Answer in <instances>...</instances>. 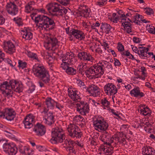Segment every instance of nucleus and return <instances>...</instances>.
<instances>
[{
  "mask_svg": "<svg viewBox=\"0 0 155 155\" xmlns=\"http://www.w3.org/2000/svg\"><path fill=\"white\" fill-rule=\"evenodd\" d=\"M32 70L34 75L45 84L49 83L50 79L49 71L42 64H36L33 66Z\"/></svg>",
  "mask_w": 155,
  "mask_h": 155,
  "instance_id": "f257e3e1",
  "label": "nucleus"
},
{
  "mask_svg": "<svg viewBox=\"0 0 155 155\" xmlns=\"http://www.w3.org/2000/svg\"><path fill=\"white\" fill-rule=\"evenodd\" d=\"M35 22L36 23H38V26L45 25V30L48 28L49 31L53 30L56 28V23L53 17H49L43 15H39L35 18Z\"/></svg>",
  "mask_w": 155,
  "mask_h": 155,
  "instance_id": "f03ea898",
  "label": "nucleus"
},
{
  "mask_svg": "<svg viewBox=\"0 0 155 155\" xmlns=\"http://www.w3.org/2000/svg\"><path fill=\"white\" fill-rule=\"evenodd\" d=\"M62 129H54L51 131L52 138L50 139L51 142L53 144H57L58 143H61L64 140L63 144L64 147H67L68 142L70 139L65 140V136L64 134L61 133Z\"/></svg>",
  "mask_w": 155,
  "mask_h": 155,
  "instance_id": "7ed1b4c3",
  "label": "nucleus"
},
{
  "mask_svg": "<svg viewBox=\"0 0 155 155\" xmlns=\"http://www.w3.org/2000/svg\"><path fill=\"white\" fill-rule=\"evenodd\" d=\"M65 30L66 34L70 36L69 38L71 41L73 40V39H71L72 36L80 41L84 40L85 38V35L81 31L73 28H71L70 29L69 27L66 28Z\"/></svg>",
  "mask_w": 155,
  "mask_h": 155,
  "instance_id": "20e7f679",
  "label": "nucleus"
},
{
  "mask_svg": "<svg viewBox=\"0 0 155 155\" xmlns=\"http://www.w3.org/2000/svg\"><path fill=\"white\" fill-rule=\"evenodd\" d=\"M93 124L94 126L101 130L105 131L108 127V124L104 120L102 117L97 118L94 120V118H93Z\"/></svg>",
  "mask_w": 155,
  "mask_h": 155,
  "instance_id": "39448f33",
  "label": "nucleus"
},
{
  "mask_svg": "<svg viewBox=\"0 0 155 155\" xmlns=\"http://www.w3.org/2000/svg\"><path fill=\"white\" fill-rule=\"evenodd\" d=\"M104 89L105 91H106L105 93L107 94L109 93L110 95H114L117 91V87L112 83L107 84L104 86Z\"/></svg>",
  "mask_w": 155,
  "mask_h": 155,
  "instance_id": "423d86ee",
  "label": "nucleus"
},
{
  "mask_svg": "<svg viewBox=\"0 0 155 155\" xmlns=\"http://www.w3.org/2000/svg\"><path fill=\"white\" fill-rule=\"evenodd\" d=\"M0 89L2 91L3 94L5 93L6 96L12 97L13 91L9 89V84L7 81H4L1 83Z\"/></svg>",
  "mask_w": 155,
  "mask_h": 155,
  "instance_id": "0eeeda50",
  "label": "nucleus"
},
{
  "mask_svg": "<svg viewBox=\"0 0 155 155\" xmlns=\"http://www.w3.org/2000/svg\"><path fill=\"white\" fill-rule=\"evenodd\" d=\"M6 7L7 11L9 14L13 16L17 14L18 8L14 2L8 3Z\"/></svg>",
  "mask_w": 155,
  "mask_h": 155,
  "instance_id": "6e6552de",
  "label": "nucleus"
},
{
  "mask_svg": "<svg viewBox=\"0 0 155 155\" xmlns=\"http://www.w3.org/2000/svg\"><path fill=\"white\" fill-rule=\"evenodd\" d=\"M3 147L9 155H15L17 152V148L13 144L5 143L3 145Z\"/></svg>",
  "mask_w": 155,
  "mask_h": 155,
  "instance_id": "1a4fd4ad",
  "label": "nucleus"
},
{
  "mask_svg": "<svg viewBox=\"0 0 155 155\" xmlns=\"http://www.w3.org/2000/svg\"><path fill=\"white\" fill-rule=\"evenodd\" d=\"M36 135L38 136H42L44 135L46 132V129L44 126L38 123L34 126L33 129Z\"/></svg>",
  "mask_w": 155,
  "mask_h": 155,
  "instance_id": "9d476101",
  "label": "nucleus"
},
{
  "mask_svg": "<svg viewBox=\"0 0 155 155\" xmlns=\"http://www.w3.org/2000/svg\"><path fill=\"white\" fill-rule=\"evenodd\" d=\"M67 130L68 132V135L73 138L76 137L79 138L82 135L81 132H77L75 131V130L71 127V124L68 126Z\"/></svg>",
  "mask_w": 155,
  "mask_h": 155,
  "instance_id": "9b49d317",
  "label": "nucleus"
},
{
  "mask_svg": "<svg viewBox=\"0 0 155 155\" xmlns=\"http://www.w3.org/2000/svg\"><path fill=\"white\" fill-rule=\"evenodd\" d=\"M78 56L80 60H83L84 61H92L94 60V58L90 53L84 51L79 52Z\"/></svg>",
  "mask_w": 155,
  "mask_h": 155,
  "instance_id": "f8f14e48",
  "label": "nucleus"
},
{
  "mask_svg": "<svg viewBox=\"0 0 155 155\" xmlns=\"http://www.w3.org/2000/svg\"><path fill=\"white\" fill-rule=\"evenodd\" d=\"M99 90V87L97 86L94 84L90 85L87 89V92L93 95H95V96H97L100 95V92Z\"/></svg>",
  "mask_w": 155,
  "mask_h": 155,
  "instance_id": "ddd939ff",
  "label": "nucleus"
},
{
  "mask_svg": "<svg viewBox=\"0 0 155 155\" xmlns=\"http://www.w3.org/2000/svg\"><path fill=\"white\" fill-rule=\"evenodd\" d=\"M16 113L12 108H5L1 111L0 110V116H15Z\"/></svg>",
  "mask_w": 155,
  "mask_h": 155,
  "instance_id": "4468645a",
  "label": "nucleus"
},
{
  "mask_svg": "<svg viewBox=\"0 0 155 155\" xmlns=\"http://www.w3.org/2000/svg\"><path fill=\"white\" fill-rule=\"evenodd\" d=\"M77 107V110L80 112L82 115H85L86 113H88L89 110V107L88 104L85 103V104L81 107L80 104L78 103L76 104Z\"/></svg>",
  "mask_w": 155,
  "mask_h": 155,
  "instance_id": "2eb2a0df",
  "label": "nucleus"
},
{
  "mask_svg": "<svg viewBox=\"0 0 155 155\" xmlns=\"http://www.w3.org/2000/svg\"><path fill=\"white\" fill-rule=\"evenodd\" d=\"M59 42L58 41V39L55 37L50 36L48 38L46 43L50 46L52 48L56 46L59 47L58 44Z\"/></svg>",
  "mask_w": 155,
  "mask_h": 155,
  "instance_id": "dca6fc26",
  "label": "nucleus"
},
{
  "mask_svg": "<svg viewBox=\"0 0 155 155\" xmlns=\"http://www.w3.org/2000/svg\"><path fill=\"white\" fill-rule=\"evenodd\" d=\"M103 64L101 65H95L96 67V71L98 74L93 75L94 79L100 78L104 73V69H105L104 64Z\"/></svg>",
  "mask_w": 155,
  "mask_h": 155,
  "instance_id": "f3484780",
  "label": "nucleus"
},
{
  "mask_svg": "<svg viewBox=\"0 0 155 155\" xmlns=\"http://www.w3.org/2000/svg\"><path fill=\"white\" fill-rule=\"evenodd\" d=\"M5 46L8 48L7 52L10 54H12L15 51V47L14 44L11 41L5 43Z\"/></svg>",
  "mask_w": 155,
  "mask_h": 155,
  "instance_id": "a211bd4d",
  "label": "nucleus"
},
{
  "mask_svg": "<svg viewBox=\"0 0 155 155\" xmlns=\"http://www.w3.org/2000/svg\"><path fill=\"white\" fill-rule=\"evenodd\" d=\"M130 93L132 96L136 97H139L141 98L144 96L143 92H140V88L139 87H135L130 91Z\"/></svg>",
  "mask_w": 155,
  "mask_h": 155,
  "instance_id": "6ab92c4d",
  "label": "nucleus"
},
{
  "mask_svg": "<svg viewBox=\"0 0 155 155\" xmlns=\"http://www.w3.org/2000/svg\"><path fill=\"white\" fill-rule=\"evenodd\" d=\"M140 107L143 108V109H140V114L145 116L148 115L149 116L150 115L151 112L150 110L147 106H146L144 104L141 105Z\"/></svg>",
  "mask_w": 155,
  "mask_h": 155,
  "instance_id": "aec40b11",
  "label": "nucleus"
},
{
  "mask_svg": "<svg viewBox=\"0 0 155 155\" xmlns=\"http://www.w3.org/2000/svg\"><path fill=\"white\" fill-rule=\"evenodd\" d=\"M122 26L124 27V30H126L127 33L129 34L132 32V24L128 21H121Z\"/></svg>",
  "mask_w": 155,
  "mask_h": 155,
  "instance_id": "412c9836",
  "label": "nucleus"
},
{
  "mask_svg": "<svg viewBox=\"0 0 155 155\" xmlns=\"http://www.w3.org/2000/svg\"><path fill=\"white\" fill-rule=\"evenodd\" d=\"M142 154L143 155H155V150L151 147H144L142 148Z\"/></svg>",
  "mask_w": 155,
  "mask_h": 155,
  "instance_id": "4be33fe9",
  "label": "nucleus"
},
{
  "mask_svg": "<svg viewBox=\"0 0 155 155\" xmlns=\"http://www.w3.org/2000/svg\"><path fill=\"white\" fill-rule=\"evenodd\" d=\"M78 9H79L80 12L83 15V17L84 18H87L89 16L90 12H88V8H87L86 5L81 6L79 7Z\"/></svg>",
  "mask_w": 155,
  "mask_h": 155,
  "instance_id": "5701e85b",
  "label": "nucleus"
},
{
  "mask_svg": "<svg viewBox=\"0 0 155 155\" xmlns=\"http://www.w3.org/2000/svg\"><path fill=\"white\" fill-rule=\"evenodd\" d=\"M55 101L51 97H47L45 100V104L48 109H53L54 107Z\"/></svg>",
  "mask_w": 155,
  "mask_h": 155,
  "instance_id": "b1692460",
  "label": "nucleus"
},
{
  "mask_svg": "<svg viewBox=\"0 0 155 155\" xmlns=\"http://www.w3.org/2000/svg\"><path fill=\"white\" fill-rule=\"evenodd\" d=\"M98 74V71H96V67L95 65L87 69L86 72V75L90 76L91 75L93 74V76L94 77L93 75Z\"/></svg>",
  "mask_w": 155,
  "mask_h": 155,
  "instance_id": "393cba45",
  "label": "nucleus"
},
{
  "mask_svg": "<svg viewBox=\"0 0 155 155\" xmlns=\"http://www.w3.org/2000/svg\"><path fill=\"white\" fill-rule=\"evenodd\" d=\"M112 28V27L110 25L107 23H102L101 27V29L102 31L104 29V30L105 31V32L106 34H109L110 32H111L110 31Z\"/></svg>",
  "mask_w": 155,
  "mask_h": 155,
  "instance_id": "a878e982",
  "label": "nucleus"
},
{
  "mask_svg": "<svg viewBox=\"0 0 155 155\" xmlns=\"http://www.w3.org/2000/svg\"><path fill=\"white\" fill-rule=\"evenodd\" d=\"M22 31L24 33L22 36L23 38L26 40H30L32 38L33 35L31 32L28 31L27 30H26V31L23 30Z\"/></svg>",
  "mask_w": 155,
  "mask_h": 155,
  "instance_id": "bb28decb",
  "label": "nucleus"
},
{
  "mask_svg": "<svg viewBox=\"0 0 155 155\" xmlns=\"http://www.w3.org/2000/svg\"><path fill=\"white\" fill-rule=\"evenodd\" d=\"M19 82L16 80L12 79L10 80L9 82V88L10 87L12 90L13 91L15 88H16L17 85Z\"/></svg>",
  "mask_w": 155,
  "mask_h": 155,
  "instance_id": "cd10ccee",
  "label": "nucleus"
},
{
  "mask_svg": "<svg viewBox=\"0 0 155 155\" xmlns=\"http://www.w3.org/2000/svg\"><path fill=\"white\" fill-rule=\"evenodd\" d=\"M62 58H63V61H69L68 63L69 64L73 61L72 56L69 53H67L64 57H62Z\"/></svg>",
  "mask_w": 155,
  "mask_h": 155,
  "instance_id": "c85d7f7f",
  "label": "nucleus"
},
{
  "mask_svg": "<svg viewBox=\"0 0 155 155\" xmlns=\"http://www.w3.org/2000/svg\"><path fill=\"white\" fill-rule=\"evenodd\" d=\"M66 72L69 75H73L75 74L77 72L75 69L69 66L67 69L66 70Z\"/></svg>",
  "mask_w": 155,
  "mask_h": 155,
  "instance_id": "c756f323",
  "label": "nucleus"
},
{
  "mask_svg": "<svg viewBox=\"0 0 155 155\" xmlns=\"http://www.w3.org/2000/svg\"><path fill=\"white\" fill-rule=\"evenodd\" d=\"M23 85L22 84H20L19 82L18 83V85L16 87V88H15L14 90V91L18 93H20L23 91Z\"/></svg>",
  "mask_w": 155,
  "mask_h": 155,
  "instance_id": "7c9ffc66",
  "label": "nucleus"
},
{
  "mask_svg": "<svg viewBox=\"0 0 155 155\" xmlns=\"http://www.w3.org/2000/svg\"><path fill=\"white\" fill-rule=\"evenodd\" d=\"M28 56L29 57L32 58L33 60L35 59L38 62L40 61V60L38 58L36 54L32 52L31 51H29L28 53Z\"/></svg>",
  "mask_w": 155,
  "mask_h": 155,
  "instance_id": "2f4dec72",
  "label": "nucleus"
},
{
  "mask_svg": "<svg viewBox=\"0 0 155 155\" xmlns=\"http://www.w3.org/2000/svg\"><path fill=\"white\" fill-rule=\"evenodd\" d=\"M54 117H47V118H45V122L48 125H51L54 122Z\"/></svg>",
  "mask_w": 155,
  "mask_h": 155,
  "instance_id": "473e14b6",
  "label": "nucleus"
},
{
  "mask_svg": "<svg viewBox=\"0 0 155 155\" xmlns=\"http://www.w3.org/2000/svg\"><path fill=\"white\" fill-rule=\"evenodd\" d=\"M13 21L15 22V23L17 24L19 26L23 25V23L22 21V19L20 18L17 17L14 18L13 19Z\"/></svg>",
  "mask_w": 155,
  "mask_h": 155,
  "instance_id": "72a5a7b5",
  "label": "nucleus"
},
{
  "mask_svg": "<svg viewBox=\"0 0 155 155\" xmlns=\"http://www.w3.org/2000/svg\"><path fill=\"white\" fill-rule=\"evenodd\" d=\"M18 67L20 68H21L22 69H23L27 67V63L25 62H23L21 60H18Z\"/></svg>",
  "mask_w": 155,
  "mask_h": 155,
  "instance_id": "f704fd0d",
  "label": "nucleus"
},
{
  "mask_svg": "<svg viewBox=\"0 0 155 155\" xmlns=\"http://www.w3.org/2000/svg\"><path fill=\"white\" fill-rule=\"evenodd\" d=\"M63 62L61 64V67L63 69L65 70V72L66 71V70L69 67V63H68V61H64L62 60Z\"/></svg>",
  "mask_w": 155,
  "mask_h": 155,
  "instance_id": "c9c22d12",
  "label": "nucleus"
},
{
  "mask_svg": "<svg viewBox=\"0 0 155 155\" xmlns=\"http://www.w3.org/2000/svg\"><path fill=\"white\" fill-rule=\"evenodd\" d=\"M101 103L104 107H109L110 103L109 101H107L106 98L105 97L104 99L101 100Z\"/></svg>",
  "mask_w": 155,
  "mask_h": 155,
  "instance_id": "e433bc0d",
  "label": "nucleus"
},
{
  "mask_svg": "<svg viewBox=\"0 0 155 155\" xmlns=\"http://www.w3.org/2000/svg\"><path fill=\"white\" fill-rule=\"evenodd\" d=\"M25 12L28 13H30L31 11L36 10L35 9H34V8L30 5V4H28L27 5H25Z\"/></svg>",
  "mask_w": 155,
  "mask_h": 155,
  "instance_id": "4c0bfd02",
  "label": "nucleus"
},
{
  "mask_svg": "<svg viewBox=\"0 0 155 155\" xmlns=\"http://www.w3.org/2000/svg\"><path fill=\"white\" fill-rule=\"evenodd\" d=\"M81 65L79 66L77 68L78 71L79 73L81 74L84 75L83 73L84 72L86 73V71L87 70L86 69L87 68H85V67H81Z\"/></svg>",
  "mask_w": 155,
  "mask_h": 155,
  "instance_id": "58836bf2",
  "label": "nucleus"
},
{
  "mask_svg": "<svg viewBox=\"0 0 155 155\" xmlns=\"http://www.w3.org/2000/svg\"><path fill=\"white\" fill-rule=\"evenodd\" d=\"M104 64L105 68L111 70L113 69L112 65L109 62H107L106 61H104V64Z\"/></svg>",
  "mask_w": 155,
  "mask_h": 155,
  "instance_id": "ea45409f",
  "label": "nucleus"
},
{
  "mask_svg": "<svg viewBox=\"0 0 155 155\" xmlns=\"http://www.w3.org/2000/svg\"><path fill=\"white\" fill-rule=\"evenodd\" d=\"M31 85L29 87V89L28 90V91L29 93H35V91H34L35 90V86L32 83H31Z\"/></svg>",
  "mask_w": 155,
  "mask_h": 155,
  "instance_id": "a19ab883",
  "label": "nucleus"
},
{
  "mask_svg": "<svg viewBox=\"0 0 155 155\" xmlns=\"http://www.w3.org/2000/svg\"><path fill=\"white\" fill-rule=\"evenodd\" d=\"M117 48L118 51L120 52H122L124 50V46L120 42H119L117 44Z\"/></svg>",
  "mask_w": 155,
  "mask_h": 155,
  "instance_id": "79ce46f5",
  "label": "nucleus"
},
{
  "mask_svg": "<svg viewBox=\"0 0 155 155\" xmlns=\"http://www.w3.org/2000/svg\"><path fill=\"white\" fill-rule=\"evenodd\" d=\"M25 128L30 129L33 127L32 122H27L23 123Z\"/></svg>",
  "mask_w": 155,
  "mask_h": 155,
  "instance_id": "37998d69",
  "label": "nucleus"
},
{
  "mask_svg": "<svg viewBox=\"0 0 155 155\" xmlns=\"http://www.w3.org/2000/svg\"><path fill=\"white\" fill-rule=\"evenodd\" d=\"M126 56L127 57H128V58L132 60L135 59L134 56L132 54H131L130 51L128 50H127L126 51L125 53Z\"/></svg>",
  "mask_w": 155,
  "mask_h": 155,
  "instance_id": "c03bdc74",
  "label": "nucleus"
},
{
  "mask_svg": "<svg viewBox=\"0 0 155 155\" xmlns=\"http://www.w3.org/2000/svg\"><path fill=\"white\" fill-rule=\"evenodd\" d=\"M34 118L32 117H26L23 121V123L27 122H32Z\"/></svg>",
  "mask_w": 155,
  "mask_h": 155,
  "instance_id": "a18cd8bd",
  "label": "nucleus"
},
{
  "mask_svg": "<svg viewBox=\"0 0 155 155\" xmlns=\"http://www.w3.org/2000/svg\"><path fill=\"white\" fill-rule=\"evenodd\" d=\"M75 145V142L74 141L70 139V141H69V142H68V146L66 147L71 148L72 147H74Z\"/></svg>",
  "mask_w": 155,
  "mask_h": 155,
  "instance_id": "49530a36",
  "label": "nucleus"
},
{
  "mask_svg": "<svg viewBox=\"0 0 155 155\" xmlns=\"http://www.w3.org/2000/svg\"><path fill=\"white\" fill-rule=\"evenodd\" d=\"M5 54L2 51L0 50V63H1L5 59Z\"/></svg>",
  "mask_w": 155,
  "mask_h": 155,
  "instance_id": "de8ad7c7",
  "label": "nucleus"
},
{
  "mask_svg": "<svg viewBox=\"0 0 155 155\" xmlns=\"http://www.w3.org/2000/svg\"><path fill=\"white\" fill-rule=\"evenodd\" d=\"M60 6H61L60 5H58V7L54 6V8L52 9V12H58L59 10H63V9H60Z\"/></svg>",
  "mask_w": 155,
  "mask_h": 155,
  "instance_id": "09e8293b",
  "label": "nucleus"
},
{
  "mask_svg": "<svg viewBox=\"0 0 155 155\" xmlns=\"http://www.w3.org/2000/svg\"><path fill=\"white\" fill-rule=\"evenodd\" d=\"M78 91H76V94L74 97H73V98H72V99L74 101H78V99H81V97L78 94H77V92Z\"/></svg>",
  "mask_w": 155,
  "mask_h": 155,
  "instance_id": "8fccbe9b",
  "label": "nucleus"
},
{
  "mask_svg": "<svg viewBox=\"0 0 155 155\" xmlns=\"http://www.w3.org/2000/svg\"><path fill=\"white\" fill-rule=\"evenodd\" d=\"M133 40L134 42L135 43H138L140 42L141 39L139 38L135 37H133Z\"/></svg>",
  "mask_w": 155,
  "mask_h": 155,
  "instance_id": "3c124183",
  "label": "nucleus"
},
{
  "mask_svg": "<svg viewBox=\"0 0 155 155\" xmlns=\"http://www.w3.org/2000/svg\"><path fill=\"white\" fill-rule=\"evenodd\" d=\"M145 13L148 15H150L151 14H153L154 12L152 9L150 8H148L145 11Z\"/></svg>",
  "mask_w": 155,
  "mask_h": 155,
  "instance_id": "603ef678",
  "label": "nucleus"
},
{
  "mask_svg": "<svg viewBox=\"0 0 155 155\" xmlns=\"http://www.w3.org/2000/svg\"><path fill=\"white\" fill-rule=\"evenodd\" d=\"M113 147H110V148L107 147L106 150V153H109L110 154H111L113 153Z\"/></svg>",
  "mask_w": 155,
  "mask_h": 155,
  "instance_id": "864d4df0",
  "label": "nucleus"
},
{
  "mask_svg": "<svg viewBox=\"0 0 155 155\" xmlns=\"http://www.w3.org/2000/svg\"><path fill=\"white\" fill-rule=\"evenodd\" d=\"M55 103L56 104L55 106L56 108L60 110H61V109H62L64 107L63 105H61L60 104L56 101H55Z\"/></svg>",
  "mask_w": 155,
  "mask_h": 155,
  "instance_id": "5fc2aeb1",
  "label": "nucleus"
},
{
  "mask_svg": "<svg viewBox=\"0 0 155 155\" xmlns=\"http://www.w3.org/2000/svg\"><path fill=\"white\" fill-rule=\"evenodd\" d=\"M114 64L115 66H120L121 65V64L119 61L118 59L115 58H114Z\"/></svg>",
  "mask_w": 155,
  "mask_h": 155,
  "instance_id": "6e6d98bb",
  "label": "nucleus"
},
{
  "mask_svg": "<svg viewBox=\"0 0 155 155\" xmlns=\"http://www.w3.org/2000/svg\"><path fill=\"white\" fill-rule=\"evenodd\" d=\"M117 13L119 15H120V18H123L124 17H125V15L123 11L121 10H120L117 12Z\"/></svg>",
  "mask_w": 155,
  "mask_h": 155,
  "instance_id": "4d7b16f0",
  "label": "nucleus"
},
{
  "mask_svg": "<svg viewBox=\"0 0 155 155\" xmlns=\"http://www.w3.org/2000/svg\"><path fill=\"white\" fill-rule=\"evenodd\" d=\"M148 31L149 33L154 34H155V28L153 26H152L151 27H150L148 30Z\"/></svg>",
  "mask_w": 155,
  "mask_h": 155,
  "instance_id": "13d9d810",
  "label": "nucleus"
},
{
  "mask_svg": "<svg viewBox=\"0 0 155 155\" xmlns=\"http://www.w3.org/2000/svg\"><path fill=\"white\" fill-rule=\"evenodd\" d=\"M66 150L67 151H69L70 153H75V152L74 147L71 148L66 147Z\"/></svg>",
  "mask_w": 155,
  "mask_h": 155,
  "instance_id": "bf43d9fd",
  "label": "nucleus"
},
{
  "mask_svg": "<svg viewBox=\"0 0 155 155\" xmlns=\"http://www.w3.org/2000/svg\"><path fill=\"white\" fill-rule=\"evenodd\" d=\"M153 123L152 122H150V123H149V122H146L144 124L146 125V126H147V127L149 128V129L150 130V128H151L152 126V125L153 124Z\"/></svg>",
  "mask_w": 155,
  "mask_h": 155,
  "instance_id": "052dcab7",
  "label": "nucleus"
},
{
  "mask_svg": "<svg viewBox=\"0 0 155 155\" xmlns=\"http://www.w3.org/2000/svg\"><path fill=\"white\" fill-rule=\"evenodd\" d=\"M117 135L118 136L119 138L122 139L123 138V137L124 136L125 137H126V134H124L122 132H117Z\"/></svg>",
  "mask_w": 155,
  "mask_h": 155,
  "instance_id": "680f3d73",
  "label": "nucleus"
},
{
  "mask_svg": "<svg viewBox=\"0 0 155 155\" xmlns=\"http://www.w3.org/2000/svg\"><path fill=\"white\" fill-rule=\"evenodd\" d=\"M109 137V134L107 133H106V134H103L102 137L101 138L102 139V140L103 141H104V140H105V138H107L108 139L109 138H108L107 137Z\"/></svg>",
  "mask_w": 155,
  "mask_h": 155,
  "instance_id": "e2e57ef3",
  "label": "nucleus"
},
{
  "mask_svg": "<svg viewBox=\"0 0 155 155\" xmlns=\"http://www.w3.org/2000/svg\"><path fill=\"white\" fill-rule=\"evenodd\" d=\"M77 117H79L78 119H79L80 118V119L79 120L81 121V122H84V123L86 122V120H85V119H84L83 117H74V118L73 120H77Z\"/></svg>",
  "mask_w": 155,
  "mask_h": 155,
  "instance_id": "0e129e2a",
  "label": "nucleus"
},
{
  "mask_svg": "<svg viewBox=\"0 0 155 155\" xmlns=\"http://www.w3.org/2000/svg\"><path fill=\"white\" fill-rule=\"evenodd\" d=\"M111 110V112L114 115L116 116H119L118 115V111H117L116 112H115V110L112 109H111L109 108L108 109V110Z\"/></svg>",
  "mask_w": 155,
  "mask_h": 155,
  "instance_id": "69168bd1",
  "label": "nucleus"
},
{
  "mask_svg": "<svg viewBox=\"0 0 155 155\" xmlns=\"http://www.w3.org/2000/svg\"><path fill=\"white\" fill-rule=\"evenodd\" d=\"M71 126L72 127H73V129L75 130V131H76L79 132V131H80V129H79V127L76 125H75L74 124H71Z\"/></svg>",
  "mask_w": 155,
  "mask_h": 155,
  "instance_id": "338daca9",
  "label": "nucleus"
},
{
  "mask_svg": "<svg viewBox=\"0 0 155 155\" xmlns=\"http://www.w3.org/2000/svg\"><path fill=\"white\" fill-rule=\"evenodd\" d=\"M7 63L9 64L10 65V66L12 68H13V65L12 64V61L9 58L6 59Z\"/></svg>",
  "mask_w": 155,
  "mask_h": 155,
  "instance_id": "774afa93",
  "label": "nucleus"
}]
</instances>
